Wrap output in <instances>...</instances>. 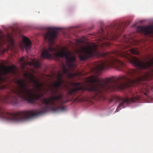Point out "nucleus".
Wrapping results in <instances>:
<instances>
[{
  "mask_svg": "<svg viewBox=\"0 0 153 153\" xmlns=\"http://www.w3.org/2000/svg\"><path fill=\"white\" fill-rule=\"evenodd\" d=\"M23 45L24 46V48L27 52L30 50L31 48V45L32 44L31 41L27 37L22 36Z\"/></svg>",
  "mask_w": 153,
  "mask_h": 153,
  "instance_id": "nucleus-10",
  "label": "nucleus"
},
{
  "mask_svg": "<svg viewBox=\"0 0 153 153\" xmlns=\"http://www.w3.org/2000/svg\"><path fill=\"white\" fill-rule=\"evenodd\" d=\"M152 56V55H148L147 56V59H149Z\"/></svg>",
  "mask_w": 153,
  "mask_h": 153,
  "instance_id": "nucleus-14",
  "label": "nucleus"
},
{
  "mask_svg": "<svg viewBox=\"0 0 153 153\" xmlns=\"http://www.w3.org/2000/svg\"><path fill=\"white\" fill-rule=\"evenodd\" d=\"M110 44L108 41H100L98 44L92 43L86 45L82 48V53L79 55V59L85 61L88 58L95 56L103 58V60L96 63L94 67L91 68L92 71L99 73L104 69L114 67L118 71H124L129 77L125 75L120 76L117 78L111 76L102 82L97 76H88L85 78V82L94 84H88L87 85L83 86L80 82L74 83L73 84L74 87L69 89L67 92L68 96H77L76 100H77L84 91H87L90 94L91 97L94 99L104 100L105 94L108 91L123 89L129 86H133L139 83L140 79L137 77L138 72L134 69L126 68L125 64L117 59L115 57L116 56L126 59L139 70H148L149 71L153 72V57L146 62L140 60L131 54H139V52L136 48L126 50L128 46L122 45L118 46L117 50L112 53H103L98 51V46L103 48L109 46Z\"/></svg>",
  "mask_w": 153,
  "mask_h": 153,
  "instance_id": "nucleus-1",
  "label": "nucleus"
},
{
  "mask_svg": "<svg viewBox=\"0 0 153 153\" xmlns=\"http://www.w3.org/2000/svg\"><path fill=\"white\" fill-rule=\"evenodd\" d=\"M49 89H47L45 90V94H46L47 93L49 92Z\"/></svg>",
  "mask_w": 153,
  "mask_h": 153,
  "instance_id": "nucleus-16",
  "label": "nucleus"
},
{
  "mask_svg": "<svg viewBox=\"0 0 153 153\" xmlns=\"http://www.w3.org/2000/svg\"><path fill=\"white\" fill-rule=\"evenodd\" d=\"M8 37H9V41L11 42V43H13V40L12 38L9 35H8Z\"/></svg>",
  "mask_w": 153,
  "mask_h": 153,
  "instance_id": "nucleus-12",
  "label": "nucleus"
},
{
  "mask_svg": "<svg viewBox=\"0 0 153 153\" xmlns=\"http://www.w3.org/2000/svg\"><path fill=\"white\" fill-rule=\"evenodd\" d=\"M41 56L44 59H50L53 57L56 58L64 57L65 58L66 64L69 70L73 71L75 68V57L71 56V53L65 51L63 48L58 52L55 48L49 47L48 48L45 49L42 51Z\"/></svg>",
  "mask_w": 153,
  "mask_h": 153,
  "instance_id": "nucleus-4",
  "label": "nucleus"
},
{
  "mask_svg": "<svg viewBox=\"0 0 153 153\" xmlns=\"http://www.w3.org/2000/svg\"><path fill=\"white\" fill-rule=\"evenodd\" d=\"M137 31L141 33H143L148 36L153 35V25L150 26H138L137 27Z\"/></svg>",
  "mask_w": 153,
  "mask_h": 153,
  "instance_id": "nucleus-9",
  "label": "nucleus"
},
{
  "mask_svg": "<svg viewBox=\"0 0 153 153\" xmlns=\"http://www.w3.org/2000/svg\"><path fill=\"white\" fill-rule=\"evenodd\" d=\"M19 36H20V39L21 38V35H20Z\"/></svg>",
  "mask_w": 153,
  "mask_h": 153,
  "instance_id": "nucleus-18",
  "label": "nucleus"
},
{
  "mask_svg": "<svg viewBox=\"0 0 153 153\" xmlns=\"http://www.w3.org/2000/svg\"><path fill=\"white\" fill-rule=\"evenodd\" d=\"M62 73H59L57 76V82L56 83H54L53 85L54 88H55V90H54L53 88L51 89V92L53 94L56 95L58 92V90L59 88L62 86L64 82L62 77L64 75H65L68 78H72L79 75V74L78 73H71L69 72V70H68L66 67V66L63 64L62 67Z\"/></svg>",
  "mask_w": 153,
  "mask_h": 153,
  "instance_id": "nucleus-5",
  "label": "nucleus"
},
{
  "mask_svg": "<svg viewBox=\"0 0 153 153\" xmlns=\"http://www.w3.org/2000/svg\"><path fill=\"white\" fill-rule=\"evenodd\" d=\"M64 86L66 88H68V87H67V85L66 84H65L64 85Z\"/></svg>",
  "mask_w": 153,
  "mask_h": 153,
  "instance_id": "nucleus-17",
  "label": "nucleus"
},
{
  "mask_svg": "<svg viewBox=\"0 0 153 153\" xmlns=\"http://www.w3.org/2000/svg\"><path fill=\"white\" fill-rule=\"evenodd\" d=\"M59 28H51L49 30L46 32V34L44 36L45 39L47 40L50 45H53L54 40L56 37L57 30Z\"/></svg>",
  "mask_w": 153,
  "mask_h": 153,
  "instance_id": "nucleus-8",
  "label": "nucleus"
},
{
  "mask_svg": "<svg viewBox=\"0 0 153 153\" xmlns=\"http://www.w3.org/2000/svg\"><path fill=\"white\" fill-rule=\"evenodd\" d=\"M139 99V97L138 96H133L131 98H129L128 97H126L123 98H120L118 96H114L112 99L109 100V102H111L115 100L117 102H120L116 109V111L117 112L122 108H125L126 105L127 104L136 102Z\"/></svg>",
  "mask_w": 153,
  "mask_h": 153,
  "instance_id": "nucleus-6",
  "label": "nucleus"
},
{
  "mask_svg": "<svg viewBox=\"0 0 153 153\" xmlns=\"http://www.w3.org/2000/svg\"><path fill=\"white\" fill-rule=\"evenodd\" d=\"M29 85L27 81L22 82L19 79V97L22 98L30 102H32L36 100H39L44 106H41V109L38 112L31 111H24L19 112L20 121H27L32 118L45 114L49 111L56 112L65 110V107L63 105L66 101L62 100L63 95L59 94L57 96L49 98L44 97V94L40 93L36 94L34 90L29 88Z\"/></svg>",
  "mask_w": 153,
  "mask_h": 153,
  "instance_id": "nucleus-2",
  "label": "nucleus"
},
{
  "mask_svg": "<svg viewBox=\"0 0 153 153\" xmlns=\"http://www.w3.org/2000/svg\"><path fill=\"white\" fill-rule=\"evenodd\" d=\"M24 77L28 80V82L33 84L34 87L39 91L44 90V88H41L42 86V83L38 81L32 73L28 71H26L24 74Z\"/></svg>",
  "mask_w": 153,
  "mask_h": 153,
  "instance_id": "nucleus-7",
  "label": "nucleus"
},
{
  "mask_svg": "<svg viewBox=\"0 0 153 153\" xmlns=\"http://www.w3.org/2000/svg\"><path fill=\"white\" fill-rule=\"evenodd\" d=\"M33 64L34 65H35V67L37 68H39L40 67V65L36 62H34Z\"/></svg>",
  "mask_w": 153,
  "mask_h": 153,
  "instance_id": "nucleus-11",
  "label": "nucleus"
},
{
  "mask_svg": "<svg viewBox=\"0 0 153 153\" xmlns=\"http://www.w3.org/2000/svg\"><path fill=\"white\" fill-rule=\"evenodd\" d=\"M19 61H20V62H21L25 61V58H24V57H23L22 58H20Z\"/></svg>",
  "mask_w": 153,
  "mask_h": 153,
  "instance_id": "nucleus-13",
  "label": "nucleus"
},
{
  "mask_svg": "<svg viewBox=\"0 0 153 153\" xmlns=\"http://www.w3.org/2000/svg\"><path fill=\"white\" fill-rule=\"evenodd\" d=\"M19 31H21V29H20Z\"/></svg>",
  "mask_w": 153,
  "mask_h": 153,
  "instance_id": "nucleus-19",
  "label": "nucleus"
},
{
  "mask_svg": "<svg viewBox=\"0 0 153 153\" xmlns=\"http://www.w3.org/2000/svg\"><path fill=\"white\" fill-rule=\"evenodd\" d=\"M19 47H20V48H22V42H21L20 41V42H19Z\"/></svg>",
  "mask_w": 153,
  "mask_h": 153,
  "instance_id": "nucleus-15",
  "label": "nucleus"
},
{
  "mask_svg": "<svg viewBox=\"0 0 153 153\" xmlns=\"http://www.w3.org/2000/svg\"><path fill=\"white\" fill-rule=\"evenodd\" d=\"M11 74L12 75H16L17 72H0V89H7L8 87L7 85H1L5 80V78L2 76H6ZM17 86H13L11 88L8 89L9 92L6 96L0 95V102L2 101L5 103L11 102L15 104L19 102V80H18ZM0 118L10 120L14 122L19 121V112L10 113L5 112L0 106Z\"/></svg>",
  "mask_w": 153,
  "mask_h": 153,
  "instance_id": "nucleus-3",
  "label": "nucleus"
}]
</instances>
